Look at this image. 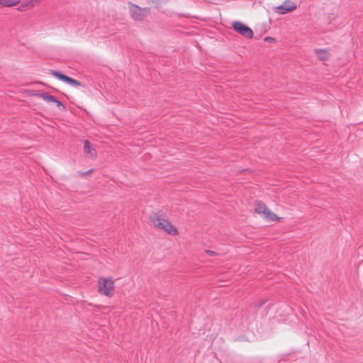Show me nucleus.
Segmentation results:
<instances>
[{"label":"nucleus","mask_w":363,"mask_h":363,"mask_svg":"<svg viewBox=\"0 0 363 363\" xmlns=\"http://www.w3.org/2000/svg\"><path fill=\"white\" fill-rule=\"evenodd\" d=\"M296 9V4L289 0L285 1L281 6L275 7L274 10L279 14H286L291 12Z\"/></svg>","instance_id":"nucleus-6"},{"label":"nucleus","mask_w":363,"mask_h":363,"mask_svg":"<svg viewBox=\"0 0 363 363\" xmlns=\"http://www.w3.org/2000/svg\"><path fill=\"white\" fill-rule=\"evenodd\" d=\"M150 221L152 225L158 228L167 232L168 234L172 235H177L178 231L177 229L174 227L170 222L167 220L161 218L157 213H154L150 217Z\"/></svg>","instance_id":"nucleus-1"},{"label":"nucleus","mask_w":363,"mask_h":363,"mask_svg":"<svg viewBox=\"0 0 363 363\" xmlns=\"http://www.w3.org/2000/svg\"><path fill=\"white\" fill-rule=\"evenodd\" d=\"M84 151L86 154L89 155L91 157H94L96 154L95 149L91 147L90 143L87 140L84 142Z\"/></svg>","instance_id":"nucleus-10"},{"label":"nucleus","mask_w":363,"mask_h":363,"mask_svg":"<svg viewBox=\"0 0 363 363\" xmlns=\"http://www.w3.org/2000/svg\"><path fill=\"white\" fill-rule=\"evenodd\" d=\"M51 74L55 76L58 79L63 81L67 84H71L72 86H79L80 85V82L76 79H74L68 76H66L57 71H51Z\"/></svg>","instance_id":"nucleus-7"},{"label":"nucleus","mask_w":363,"mask_h":363,"mask_svg":"<svg viewBox=\"0 0 363 363\" xmlns=\"http://www.w3.org/2000/svg\"><path fill=\"white\" fill-rule=\"evenodd\" d=\"M129 11L132 18L136 21L143 20L148 14L147 9H142L135 4H130Z\"/></svg>","instance_id":"nucleus-5"},{"label":"nucleus","mask_w":363,"mask_h":363,"mask_svg":"<svg viewBox=\"0 0 363 363\" xmlns=\"http://www.w3.org/2000/svg\"><path fill=\"white\" fill-rule=\"evenodd\" d=\"M255 211L268 221L279 220V218L274 213L272 212L264 203L261 201H257L255 205Z\"/></svg>","instance_id":"nucleus-2"},{"label":"nucleus","mask_w":363,"mask_h":363,"mask_svg":"<svg viewBox=\"0 0 363 363\" xmlns=\"http://www.w3.org/2000/svg\"><path fill=\"white\" fill-rule=\"evenodd\" d=\"M20 2V0H0V5L11 7L18 5Z\"/></svg>","instance_id":"nucleus-12"},{"label":"nucleus","mask_w":363,"mask_h":363,"mask_svg":"<svg viewBox=\"0 0 363 363\" xmlns=\"http://www.w3.org/2000/svg\"><path fill=\"white\" fill-rule=\"evenodd\" d=\"M38 96L48 103H50V102L55 103L57 106H58V107L63 106L62 104L60 101H58L55 96L50 95L48 93H45V92L40 93L38 94Z\"/></svg>","instance_id":"nucleus-8"},{"label":"nucleus","mask_w":363,"mask_h":363,"mask_svg":"<svg viewBox=\"0 0 363 363\" xmlns=\"http://www.w3.org/2000/svg\"><path fill=\"white\" fill-rule=\"evenodd\" d=\"M206 252L207 254H208L209 255H211V256H213V255H214L216 254V252H215L211 251V250H206Z\"/></svg>","instance_id":"nucleus-13"},{"label":"nucleus","mask_w":363,"mask_h":363,"mask_svg":"<svg viewBox=\"0 0 363 363\" xmlns=\"http://www.w3.org/2000/svg\"><path fill=\"white\" fill-rule=\"evenodd\" d=\"M232 26L233 29L240 35L247 38H252L253 37L254 33L252 30L240 21L233 22Z\"/></svg>","instance_id":"nucleus-4"},{"label":"nucleus","mask_w":363,"mask_h":363,"mask_svg":"<svg viewBox=\"0 0 363 363\" xmlns=\"http://www.w3.org/2000/svg\"><path fill=\"white\" fill-rule=\"evenodd\" d=\"M315 52L317 57L322 61H325L328 59V52L325 50H315Z\"/></svg>","instance_id":"nucleus-11"},{"label":"nucleus","mask_w":363,"mask_h":363,"mask_svg":"<svg viewBox=\"0 0 363 363\" xmlns=\"http://www.w3.org/2000/svg\"><path fill=\"white\" fill-rule=\"evenodd\" d=\"M39 0H24L20 4L18 9L20 11H25L33 8Z\"/></svg>","instance_id":"nucleus-9"},{"label":"nucleus","mask_w":363,"mask_h":363,"mask_svg":"<svg viewBox=\"0 0 363 363\" xmlns=\"http://www.w3.org/2000/svg\"><path fill=\"white\" fill-rule=\"evenodd\" d=\"M113 281L110 278H101L99 281V291L107 296L113 295Z\"/></svg>","instance_id":"nucleus-3"}]
</instances>
